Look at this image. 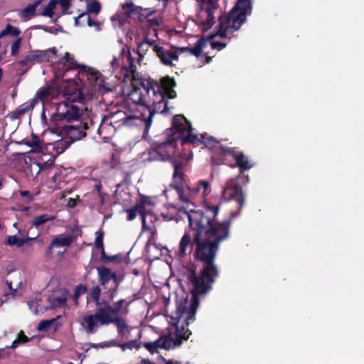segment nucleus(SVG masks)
Masks as SVG:
<instances>
[{
    "mask_svg": "<svg viewBox=\"0 0 364 364\" xmlns=\"http://www.w3.org/2000/svg\"><path fill=\"white\" fill-rule=\"evenodd\" d=\"M216 252H194L193 257L202 263L200 274L196 272L195 267H186L183 272V278L190 287L191 299H185L176 308L174 315L171 316L173 324L176 327L175 338L170 336L159 338V348L169 350L180 346L183 341H186L191 334L183 323L180 325L183 319L186 326L195 320V315L199 305V296L205 294L212 289L211 285L215 282L220 275V271L215 263Z\"/></svg>",
    "mask_w": 364,
    "mask_h": 364,
    "instance_id": "f257e3e1",
    "label": "nucleus"
},
{
    "mask_svg": "<svg viewBox=\"0 0 364 364\" xmlns=\"http://www.w3.org/2000/svg\"><path fill=\"white\" fill-rule=\"evenodd\" d=\"M224 197L228 200H234L238 204V210L232 212L230 218L219 223L216 220L218 214L219 205H206L204 210H191L188 214L189 225L196 232L195 242L203 241L199 243L196 250H217L219 244L226 240L230 233L232 220L237 217L242 209L245 198L240 185L234 181L229 182L223 190Z\"/></svg>",
    "mask_w": 364,
    "mask_h": 364,
    "instance_id": "f03ea898",
    "label": "nucleus"
},
{
    "mask_svg": "<svg viewBox=\"0 0 364 364\" xmlns=\"http://www.w3.org/2000/svg\"><path fill=\"white\" fill-rule=\"evenodd\" d=\"M63 96L65 100L56 105L55 113L52 116L54 122L73 123L79 122L87 109L86 98L80 86L75 82H70L65 87Z\"/></svg>",
    "mask_w": 364,
    "mask_h": 364,
    "instance_id": "7ed1b4c3",
    "label": "nucleus"
},
{
    "mask_svg": "<svg viewBox=\"0 0 364 364\" xmlns=\"http://www.w3.org/2000/svg\"><path fill=\"white\" fill-rule=\"evenodd\" d=\"M159 87H155L147 96V102L149 105L144 106V110L141 114V119L145 123V129L148 130L152 123V118L156 113H167V99H174L176 92L174 90L176 82L173 78L169 76L164 77L158 83Z\"/></svg>",
    "mask_w": 364,
    "mask_h": 364,
    "instance_id": "20e7f679",
    "label": "nucleus"
},
{
    "mask_svg": "<svg viewBox=\"0 0 364 364\" xmlns=\"http://www.w3.org/2000/svg\"><path fill=\"white\" fill-rule=\"evenodd\" d=\"M186 163L178 160L173 161V181L171 186L177 191L181 200L184 203H192L199 195L205 196L209 192L210 183L201 180L197 183L189 185L185 180L183 168Z\"/></svg>",
    "mask_w": 364,
    "mask_h": 364,
    "instance_id": "39448f33",
    "label": "nucleus"
},
{
    "mask_svg": "<svg viewBox=\"0 0 364 364\" xmlns=\"http://www.w3.org/2000/svg\"><path fill=\"white\" fill-rule=\"evenodd\" d=\"M252 10L251 0H237L228 14L219 17L218 31L210 36L209 38L212 39L216 36L225 38L228 35L238 31L245 22L247 16L252 14Z\"/></svg>",
    "mask_w": 364,
    "mask_h": 364,
    "instance_id": "423d86ee",
    "label": "nucleus"
},
{
    "mask_svg": "<svg viewBox=\"0 0 364 364\" xmlns=\"http://www.w3.org/2000/svg\"><path fill=\"white\" fill-rule=\"evenodd\" d=\"M74 123L75 124H65L59 127L60 134L67 139L63 141L65 148L75 141L86 137L90 129L94 127L91 119H86L85 121L80 119L79 122H74Z\"/></svg>",
    "mask_w": 364,
    "mask_h": 364,
    "instance_id": "0eeeda50",
    "label": "nucleus"
},
{
    "mask_svg": "<svg viewBox=\"0 0 364 364\" xmlns=\"http://www.w3.org/2000/svg\"><path fill=\"white\" fill-rule=\"evenodd\" d=\"M124 302V299H120L114 304V306H112L109 301H103V306L97 308L95 314L84 316L83 320L87 323V331L91 333L96 332L97 321L102 320V318L106 316L105 315L108 317L117 315L121 311Z\"/></svg>",
    "mask_w": 364,
    "mask_h": 364,
    "instance_id": "6e6552de",
    "label": "nucleus"
},
{
    "mask_svg": "<svg viewBox=\"0 0 364 364\" xmlns=\"http://www.w3.org/2000/svg\"><path fill=\"white\" fill-rule=\"evenodd\" d=\"M176 142L168 136L166 140L162 142L154 143L152 148L149 151V160L161 161L171 160L173 164V161L176 160L172 159L176 153Z\"/></svg>",
    "mask_w": 364,
    "mask_h": 364,
    "instance_id": "1a4fd4ad",
    "label": "nucleus"
},
{
    "mask_svg": "<svg viewBox=\"0 0 364 364\" xmlns=\"http://www.w3.org/2000/svg\"><path fill=\"white\" fill-rule=\"evenodd\" d=\"M194 129L192 127L188 132L183 135L181 139V144L182 146L186 144H191L194 147H198L203 145V146L208 147L209 149H215L218 151L220 142L213 136H209L207 133L198 134L193 133Z\"/></svg>",
    "mask_w": 364,
    "mask_h": 364,
    "instance_id": "9d476101",
    "label": "nucleus"
},
{
    "mask_svg": "<svg viewBox=\"0 0 364 364\" xmlns=\"http://www.w3.org/2000/svg\"><path fill=\"white\" fill-rule=\"evenodd\" d=\"M56 55L55 48H51L45 50H33L26 55L23 59L18 62V65L22 68H26L23 73L29 70L32 65L36 63L48 62Z\"/></svg>",
    "mask_w": 364,
    "mask_h": 364,
    "instance_id": "9b49d317",
    "label": "nucleus"
},
{
    "mask_svg": "<svg viewBox=\"0 0 364 364\" xmlns=\"http://www.w3.org/2000/svg\"><path fill=\"white\" fill-rule=\"evenodd\" d=\"M218 148V151L220 154H228L235 159V165H232V166H237L240 173H243L253 166V164L248 159V157L242 152L237 151L235 147H228L220 144Z\"/></svg>",
    "mask_w": 364,
    "mask_h": 364,
    "instance_id": "f8f14e48",
    "label": "nucleus"
},
{
    "mask_svg": "<svg viewBox=\"0 0 364 364\" xmlns=\"http://www.w3.org/2000/svg\"><path fill=\"white\" fill-rule=\"evenodd\" d=\"M97 327L99 326H106L113 323L116 326L119 336L122 340L128 339L130 335L131 327L129 326L127 321L121 317H108L104 316L102 320L97 321Z\"/></svg>",
    "mask_w": 364,
    "mask_h": 364,
    "instance_id": "ddd939ff",
    "label": "nucleus"
},
{
    "mask_svg": "<svg viewBox=\"0 0 364 364\" xmlns=\"http://www.w3.org/2000/svg\"><path fill=\"white\" fill-rule=\"evenodd\" d=\"M191 128V122L183 115L176 114L172 119L173 133L169 137L172 141L180 140Z\"/></svg>",
    "mask_w": 364,
    "mask_h": 364,
    "instance_id": "4468645a",
    "label": "nucleus"
},
{
    "mask_svg": "<svg viewBox=\"0 0 364 364\" xmlns=\"http://www.w3.org/2000/svg\"><path fill=\"white\" fill-rule=\"evenodd\" d=\"M105 116L117 129H120L124 125L131 126L136 119V117L131 113L119 109Z\"/></svg>",
    "mask_w": 364,
    "mask_h": 364,
    "instance_id": "2eb2a0df",
    "label": "nucleus"
},
{
    "mask_svg": "<svg viewBox=\"0 0 364 364\" xmlns=\"http://www.w3.org/2000/svg\"><path fill=\"white\" fill-rule=\"evenodd\" d=\"M122 9L129 16H136L139 22L144 21L149 16L156 12V9L152 8H143L135 5L133 2H126L122 5Z\"/></svg>",
    "mask_w": 364,
    "mask_h": 364,
    "instance_id": "dca6fc26",
    "label": "nucleus"
},
{
    "mask_svg": "<svg viewBox=\"0 0 364 364\" xmlns=\"http://www.w3.org/2000/svg\"><path fill=\"white\" fill-rule=\"evenodd\" d=\"M174 50H166L159 45L154 46V52L164 65H173V60H178V53L176 47H173Z\"/></svg>",
    "mask_w": 364,
    "mask_h": 364,
    "instance_id": "f3484780",
    "label": "nucleus"
},
{
    "mask_svg": "<svg viewBox=\"0 0 364 364\" xmlns=\"http://www.w3.org/2000/svg\"><path fill=\"white\" fill-rule=\"evenodd\" d=\"M158 83L157 81L142 74L139 75L130 81L132 87L139 88L140 90L143 89L147 96H150L151 90L154 89L155 87H159Z\"/></svg>",
    "mask_w": 364,
    "mask_h": 364,
    "instance_id": "a211bd4d",
    "label": "nucleus"
},
{
    "mask_svg": "<svg viewBox=\"0 0 364 364\" xmlns=\"http://www.w3.org/2000/svg\"><path fill=\"white\" fill-rule=\"evenodd\" d=\"M98 273V280L101 286L104 289H108V285L111 282V285H114L115 282H119L115 272L106 267L101 266L97 268Z\"/></svg>",
    "mask_w": 364,
    "mask_h": 364,
    "instance_id": "6ab92c4d",
    "label": "nucleus"
},
{
    "mask_svg": "<svg viewBox=\"0 0 364 364\" xmlns=\"http://www.w3.org/2000/svg\"><path fill=\"white\" fill-rule=\"evenodd\" d=\"M117 129H118L105 115L97 128V133L102 139H109L114 136Z\"/></svg>",
    "mask_w": 364,
    "mask_h": 364,
    "instance_id": "aec40b11",
    "label": "nucleus"
},
{
    "mask_svg": "<svg viewBox=\"0 0 364 364\" xmlns=\"http://www.w3.org/2000/svg\"><path fill=\"white\" fill-rule=\"evenodd\" d=\"M6 245L16 246V247H22L25 246L27 248L32 247L33 244H40V240L37 238L24 239L22 237L10 235L7 237L6 240L4 242Z\"/></svg>",
    "mask_w": 364,
    "mask_h": 364,
    "instance_id": "412c9836",
    "label": "nucleus"
},
{
    "mask_svg": "<svg viewBox=\"0 0 364 364\" xmlns=\"http://www.w3.org/2000/svg\"><path fill=\"white\" fill-rule=\"evenodd\" d=\"M58 67L62 72H67L70 70L77 69L80 68V65L68 52H66L64 56L59 60Z\"/></svg>",
    "mask_w": 364,
    "mask_h": 364,
    "instance_id": "4be33fe9",
    "label": "nucleus"
},
{
    "mask_svg": "<svg viewBox=\"0 0 364 364\" xmlns=\"http://www.w3.org/2000/svg\"><path fill=\"white\" fill-rule=\"evenodd\" d=\"M129 66L122 69V75L124 82H130L133 78L139 76L141 73L136 71V66L130 54L128 55Z\"/></svg>",
    "mask_w": 364,
    "mask_h": 364,
    "instance_id": "5701e85b",
    "label": "nucleus"
},
{
    "mask_svg": "<svg viewBox=\"0 0 364 364\" xmlns=\"http://www.w3.org/2000/svg\"><path fill=\"white\" fill-rule=\"evenodd\" d=\"M76 237L73 235H66V234H60L56 236L55 238L52 240L50 243V249L52 247L60 248V247H68L75 240Z\"/></svg>",
    "mask_w": 364,
    "mask_h": 364,
    "instance_id": "b1692460",
    "label": "nucleus"
},
{
    "mask_svg": "<svg viewBox=\"0 0 364 364\" xmlns=\"http://www.w3.org/2000/svg\"><path fill=\"white\" fill-rule=\"evenodd\" d=\"M206 40L203 38H200L198 39L195 43L193 48L190 47H178L177 50L178 53L183 52H188L191 55H193L196 57H199L202 54V50L204 47L206 46Z\"/></svg>",
    "mask_w": 364,
    "mask_h": 364,
    "instance_id": "393cba45",
    "label": "nucleus"
},
{
    "mask_svg": "<svg viewBox=\"0 0 364 364\" xmlns=\"http://www.w3.org/2000/svg\"><path fill=\"white\" fill-rule=\"evenodd\" d=\"M139 205V215L141 217L142 226L144 229H150V227L147 226L146 222V217L148 215V211L146 210V205H154V201L149 196H142L140 198V202Z\"/></svg>",
    "mask_w": 364,
    "mask_h": 364,
    "instance_id": "a878e982",
    "label": "nucleus"
},
{
    "mask_svg": "<svg viewBox=\"0 0 364 364\" xmlns=\"http://www.w3.org/2000/svg\"><path fill=\"white\" fill-rule=\"evenodd\" d=\"M203 241V238L200 237V241H198V242H195V236L192 239L190 232H185L179 243V250H186L188 247H190L192 250L194 246H196V250L198 249L199 243H200V242H202Z\"/></svg>",
    "mask_w": 364,
    "mask_h": 364,
    "instance_id": "bb28decb",
    "label": "nucleus"
},
{
    "mask_svg": "<svg viewBox=\"0 0 364 364\" xmlns=\"http://www.w3.org/2000/svg\"><path fill=\"white\" fill-rule=\"evenodd\" d=\"M129 97L134 104L141 105L142 106V112L144 110V106H146L147 102V95L144 94L140 89L132 87Z\"/></svg>",
    "mask_w": 364,
    "mask_h": 364,
    "instance_id": "cd10ccee",
    "label": "nucleus"
},
{
    "mask_svg": "<svg viewBox=\"0 0 364 364\" xmlns=\"http://www.w3.org/2000/svg\"><path fill=\"white\" fill-rule=\"evenodd\" d=\"M81 74L83 76L84 75L87 77V80L91 84H97L99 85H101L102 82V74L91 68L84 66L81 70Z\"/></svg>",
    "mask_w": 364,
    "mask_h": 364,
    "instance_id": "c85d7f7f",
    "label": "nucleus"
},
{
    "mask_svg": "<svg viewBox=\"0 0 364 364\" xmlns=\"http://www.w3.org/2000/svg\"><path fill=\"white\" fill-rule=\"evenodd\" d=\"M215 8L216 7L208 6L205 9L206 17L205 20L200 22V26L203 31L208 30L214 24V10Z\"/></svg>",
    "mask_w": 364,
    "mask_h": 364,
    "instance_id": "c756f323",
    "label": "nucleus"
},
{
    "mask_svg": "<svg viewBox=\"0 0 364 364\" xmlns=\"http://www.w3.org/2000/svg\"><path fill=\"white\" fill-rule=\"evenodd\" d=\"M67 300V294L57 297L49 296L48 301L50 302V305L48 307H44V311L54 309L57 307H61L66 304Z\"/></svg>",
    "mask_w": 364,
    "mask_h": 364,
    "instance_id": "7c9ffc66",
    "label": "nucleus"
},
{
    "mask_svg": "<svg viewBox=\"0 0 364 364\" xmlns=\"http://www.w3.org/2000/svg\"><path fill=\"white\" fill-rule=\"evenodd\" d=\"M42 0H36L31 4H29L21 11V17L30 19L36 15V8L41 4Z\"/></svg>",
    "mask_w": 364,
    "mask_h": 364,
    "instance_id": "2f4dec72",
    "label": "nucleus"
},
{
    "mask_svg": "<svg viewBox=\"0 0 364 364\" xmlns=\"http://www.w3.org/2000/svg\"><path fill=\"white\" fill-rule=\"evenodd\" d=\"M22 143L31 147L33 152H41L43 149L40 139L33 134H32L31 139H23Z\"/></svg>",
    "mask_w": 364,
    "mask_h": 364,
    "instance_id": "473e14b6",
    "label": "nucleus"
},
{
    "mask_svg": "<svg viewBox=\"0 0 364 364\" xmlns=\"http://www.w3.org/2000/svg\"><path fill=\"white\" fill-rule=\"evenodd\" d=\"M55 219V216L49 215L48 214H43L37 215L33 219L31 224L33 227L38 228L48 222L53 221Z\"/></svg>",
    "mask_w": 364,
    "mask_h": 364,
    "instance_id": "72a5a7b5",
    "label": "nucleus"
},
{
    "mask_svg": "<svg viewBox=\"0 0 364 364\" xmlns=\"http://www.w3.org/2000/svg\"><path fill=\"white\" fill-rule=\"evenodd\" d=\"M58 4L57 0H50L46 6L44 7L43 11L41 13V15L43 16L53 17L54 15V9Z\"/></svg>",
    "mask_w": 364,
    "mask_h": 364,
    "instance_id": "f704fd0d",
    "label": "nucleus"
},
{
    "mask_svg": "<svg viewBox=\"0 0 364 364\" xmlns=\"http://www.w3.org/2000/svg\"><path fill=\"white\" fill-rule=\"evenodd\" d=\"M100 293L101 289L99 286L93 287L89 293L90 296L94 301L97 306L101 304L103 305L102 302L100 301Z\"/></svg>",
    "mask_w": 364,
    "mask_h": 364,
    "instance_id": "c9c22d12",
    "label": "nucleus"
},
{
    "mask_svg": "<svg viewBox=\"0 0 364 364\" xmlns=\"http://www.w3.org/2000/svg\"><path fill=\"white\" fill-rule=\"evenodd\" d=\"M41 301V299L36 297L33 300H30L27 302V305L30 309H33V312L35 314H38L39 313H43L44 311V308L39 309L40 304L39 302Z\"/></svg>",
    "mask_w": 364,
    "mask_h": 364,
    "instance_id": "e433bc0d",
    "label": "nucleus"
},
{
    "mask_svg": "<svg viewBox=\"0 0 364 364\" xmlns=\"http://www.w3.org/2000/svg\"><path fill=\"white\" fill-rule=\"evenodd\" d=\"M96 237L95 240V247L98 250H105L104 245H103V237H104V232L102 229L97 230L95 232Z\"/></svg>",
    "mask_w": 364,
    "mask_h": 364,
    "instance_id": "4c0bfd02",
    "label": "nucleus"
},
{
    "mask_svg": "<svg viewBox=\"0 0 364 364\" xmlns=\"http://www.w3.org/2000/svg\"><path fill=\"white\" fill-rule=\"evenodd\" d=\"M101 253V261L105 264L108 263H117L119 262V255H116L114 256H108L106 255V252H100Z\"/></svg>",
    "mask_w": 364,
    "mask_h": 364,
    "instance_id": "58836bf2",
    "label": "nucleus"
},
{
    "mask_svg": "<svg viewBox=\"0 0 364 364\" xmlns=\"http://www.w3.org/2000/svg\"><path fill=\"white\" fill-rule=\"evenodd\" d=\"M101 10V4L97 1L88 3L87 5V13L98 14Z\"/></svg>",
    "mask_w": 364,
    "mask_h": 364,
    "instance_id": "ea45409f",
    "label": "nucleus"
},
{
    "mask_svg": "<svg viewBox=\"0 0 364 364\" xmlns=\"http://www.w3.org/2000/svg\"><path fill=\"white\" fill-rule=\"evenodd\" d=\"M37 104V99H32L29 104L26 105L24 107L16 110L17 114L21 116L28 112L29 111L32 110Z\"/></svg>",
    "mask_w": 364,
    "mask_h": 364,
    "instance_id": "a19ab883",
    "label": "nucleus"
},
{
    "mask_svg": "<svg viewBox=\"0 0 364 364\" xmlns=\"http://www.w3.org/2000/svg\"><path fill=\"white\" fill-rule=\"evenodd\" d=\"M87 292V287L85 285L80 284L77 285L74 290L73 300L77 304L80 296Z\"/></svg>",
    "mask_w": 364,
    "mask_h": 364,
    "instance_id": "79ce46f5",
    "label": "nucleus"
},
{
    "mask_svg": "<svg viewBox=\"0 0 364 364\" xmlns=\"http://www.w3.org/2000/svg\"><path fill=\"white\" fill-rule=\"evenodd\" d=\"M50 92L49 87H41L37 91L33 99H37L38 102L39 100L43 101L49 96Z\"/></svg>",
    "mask_w": 364,
    "mask_h": 364,
    "instance_id": "37998d69",
    "label": "nucleus"
},
{
    "mask_svg": "<svg viewBox=\"0 0 364 364\" xmlns=\"http://www.w3.org/2000/svg\"><path fill=\"white\" fill-rule=\"evenodd\" d=\"M214 152V155L211 157V161L213 165H220L223 164V157L226 155H228V154H220L218 151H215V149H211Z\"/></svg>",
    "mask_w": 364,
    "mask_h": 364,
    "instance_id": "c03bdc74",
    "label": "nucleus"
},
{
    "mask_svg": "<svg viewBox=\"0 0 364 364\" xmlns=\"http://www.w3.org/2000/svg\"><path fill=\"white\" fill-rule=\"evenodd\" d=\"M119 347L124 351L126 349H133V348H139V346L137 343V341L136 340H132L129 342L124 343H119Z\"/></svg>",
    "mask_w": 364,
    "mask_h": 364,
    "instance_id": "a18cd8bd",
    "label": "nucleus"
},
{
    "mask_svg": "<svg viewBox=\"0 0 364 364\" xmlns=\"http://www.w3.org/2000/svg\"><path fill=\"white\" fill-rule=\"evenodd\" d=\"M149 45L146 42H141L137 46V53L142 58L149 50Z\"/></svg>",
    "mask_w": 364,
    "mask_h": 364,
    "instance_id": "49530a36",
    "label": "nucleus"
},
{
    "mask_svg": "<svg viewBox=\"0 0 364 364\" xmlns=\"http://www.w3.org/2000/svg\"><path fill=\"white\" fill-rule=\"evenodd\" d=\"M159 343H160V341H159V339H157L154 342L145 343L144 344V346L149 352L153 353L154 352L156 351L159 348H160Z\"/></svg>",
    "mask_w": 364,
    "mask_h": 364,
    "instance_id": "de8ad7c7",
    "label": "nucleus"
},
{
    "mask_svg": "<svg viewBox=\"0 0 364 364\" xmlns=\"http://www.w3.org/2000/svg\"><path fill=\"white\" fill-rule=\"evenodd\" d=\"M119 286V282H115L114 285H110V287H108L107 293L108 294V299L109 301L113 300V299L115 297L117 288Z\"/></svg>",
    "mask_w": 364,
    "mask_h": 364,
    "instance_id": "09e8293b",
    "label": "nucleus"
},
{
    "mask_svg": "<svg viewBox=\"0 0 364 364\" xmlns=\"http://www.w3.org/2000/svg\"><path fill=\"white\" fill-rule=\"evenodd\" d=\"M21 38H18L11 45V55H16L19 53V50L21 48Z\"/></svg>",
    "mask_w": 364,
    "mask_h": 364,
    "instance_id": "8fccbe9b",
    "label": "nucleus"
},
{
    "mask_svg": "<svg viewBox=\"0 0 364 364\" xmlns=\"http://www.w3.org/2000/svg\"><path fill=\"white\" fill-rule=\"evenodd\" d=\"M151 246L154 247L157 250H168L166 246L161 245V244H156L154 240H149L146 243V248L149 249Z\"/></svg>",
    "mask_w": 364,
    "mask_h": 364,
    "instance_id": "3c124183",
    "label": "nucleus"
},
{
    "mask_svg": "<svg viewBox=\"0 0 364 364\" xmlns=\"http://www.w3.org/2000/svg\"><path fill=\"white\" fill-rule=\"evenodd\" d=\"M127 220H133L136 218V213H139V205H137L135 208L128 209L127 210Z\"/></svg>",
    "mask_w": 364,
    "mask_h": 364,
    "instance_id": "603ef678",
    "label": "nucleus"
},
{
    "mask_svg": "<svg viewBox=\"0 0 364 364\" xmlns=\"http://www.w3.org/2000/svg\"><path fill=\"white\" fill-rule=\"evenodd\" d=\"M55 318L50 320H43L41 321L38 326V330L43 331L47 329L51 323L55 321Z\"/></svg>",
    "mask_w": 364,
    "mask_h": 364,
    "instance_id": "864d4df0",
    "label": "nucleus"
},
{
    "mask_svg": "<svg viewBox=\"0 0 364 364\" xmlns=\"http://www.w3.org/2000/svg\"><path fill=\"white\" fill-rule=\"evenodd\" d=\"M7 28H8V35H11L12 36L17 37L21 33V31L19 30V28L14 27L11 24L7 25Z\"/></svg>",
    "mask_w": 364,
    "mask_h": 364,
    "instance_id": "5fc2aeb1",
    "label": "nucleus"
},
{
    "mask_svg": "<svg viewBox=\"0 0 364 364\" xmlns=\"http://www.w3.org/2000/svg\"><path fill=\"white\" fill-rule=\"evenodd\" d=\"M149 26H159L163 23V19L161 16H155L148 19Z\"/></svg>",
    "mask_w": 364,
    "mask_h": 364,
    "instance_id": "6e6d98bb",
    "label": "nucleus"
},
{
    "mask_svg": "<svg viewBox=\"0 0 364 364\" xmlns=\"http://www.w3.org/2000/svg\"><path fill=\"white\" fill-rule=\"evenodd\" d=\"M168 252V255L170 256V257H171L172 259L175 258L178 261L182 259L186 255V252Z\"/></svg>",
    "mask_w": 364,
    "mask_h": 364,
    "instance_id": "4d7b16f0",
    "label": "nucleus"
},
{
    "mask_svg": "<svg viewBox=\"0 0 364 364\" xmlns=\"http://www.w3.org/2000/svg\"><path fill=\"white\" fill-rule=\"evenodd\" d=\"M110 347H119V342L115 339H112L108 341H104L102 342V345H101V348Z\"/></svg>",
    "mask_w": 364,
    "mask_h": 364,
    "instance_id": "13d9d810",
    "label": "nucleus"
},
{
    "mask_svg": "<svg viewBox=\"0 0 364 364\" xmlns=\"http://www.w3.org/2000/svg\"><path fill=\"white\" fill-rule=\"evenodd\" d=\"M210 46L213 49H218V50H220L226 47L227 43L213 41H211Z\"/></svg>",
    "mask_w": 364,
    "mask_h": 364,
    "instance_id": "bf43d9fd",
    "label": "nucleus"
},
{
    "mask_svg": "<svg viewBox=\"0 0 364 364\" xmlns=\"http://www.w3.org/2000/svg\"><path fill=\"white\" fill-rule=\"evenodd\" d=\"M29 232H30V230H27V231H23V230H18V234L16 235V236H19V237H22L24 239H33V238H38V234L36 235V236H34V237H30L29 236Z\"/></svg>",
    "mask_w": 364,
    "mask_h": 364,
    "instance_id": "052dcab7",
    "label": "nucleus"
},
{
    "mask_svg": "<svg viewBox=\"0 0 364 364\" xmlns=\"http://www.w3.org/2000/svg\"><path fill=\"white\" fill-rule=\"evenodd\" d=\"M17 339L20 342V343H26L30 341V340H31L29 338H28L24 334V332L23 331H21L18 333V336H17Z\"/></svg>",
    "mask_w": 364,
    "mask_h": 364,
    "instance_id": "680f3d73",
    "label": "nucleus"
},
{
    "mask_svg": "<svg viewBox=\"0 0 364 364\" xmlns=\"http://www.w3.org/2000/svg\"><path fill=\"white\" fill-rule=\"evenodd\" d=\"M64 11H67L71 6V0H57Z\"/></svg>",
    "mask_w": 364,
    "mask_h": 364,
    "instance_id": "e2e57ef3",
    "label": "nucleus"
},
{
    "mask_svg": "<svg viewBox=\"0 0 364 364\" xmlns=\"http://www.w3.org/2000/svg\"><path fill=\"white\" fill-rule=\"evenodd\" d=\"M54 164V159H50L46 162L38 164L40 169H46L48 167H51Z\"/></svg>",
    "mask_w": 364,
    "mask_h": 364,
    "instance_id": "0e129e2a",
    "label": "nucleus"
},
{
    "mask_svg": "<svg viewBox=\"0 0 364 364\" xmlns=\"http://www.w3.org/2000/svg\"><path fill=\"white\" fill-rule=\"evenodd\" d=\"M20 195L22 197H26L28 202H31L33 200V196L28 191H20Z\"/></svg>",
    "mask_w": 364,
    "mask_h": 364,
    "instance_id": "69168bd1",
    "label": "nucleus"
},
{
    "mask_svg": "<svg viewBox=\"0 0 364 364\" xmlns=\"http://www.w3.org/2000/svg\"><path fill=\"white\" fill-rule=\"evenodd\" d=\"M87 22L88 26H90V27L96 26V27H97V29H100V23H99V22L96 21L92 20L90 16L87 17Z\"/></svg>",
    "mask_w": 364,
    "mask_h": 364,
    "instance_id": "338daca9",
    "label": "nucleus"
},
{
    "mask_svg": "<svg viewBox=\"0 0 364 364\" xmlns=\"http://www.w3.org/2000/svg\"><path fill=\"white\" fill-rule=\"evenodd\" d=\"M77 205V199L70 198L68 200L67 206L70 208H73Z\"/></svg>",
    "mask_w": 364,
    "mask_h": 364,
    "instance_id": "774afa93",
    "label": "nucleus"
}]
</instances>
